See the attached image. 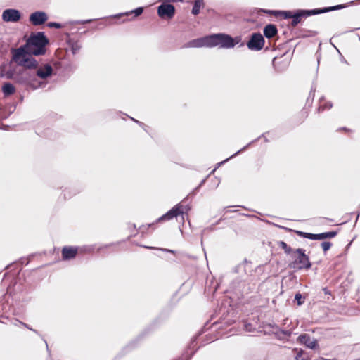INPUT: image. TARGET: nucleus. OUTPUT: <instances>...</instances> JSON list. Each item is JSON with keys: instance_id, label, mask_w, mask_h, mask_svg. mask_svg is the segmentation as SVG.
<instances>
[{"instance_id": "obj_1", "label": "nucleus", "mask_w": 360, "mask_h": 360, "mask_svg": "<svg viewBox=\"0 0 360 360\" xmlns=\"http://www.w3.org/2000/svg\"><path fill=\"white\" fill-rule=\"evenodd\" d=\"M354 2L355 1H349L346 4L311 9L297 8L292 10H271L255 8L253 13L258 15L267 14L274 16L276 18L289 20L288 27L295 28L298 25H302L304 20L310 16L343 9L349 6L354 5Z\"/></svg>"}, {"instance_id": "obj_2", "label": "nucleus", "mask_w": 360, "mask_h": 360, "mask_svg": "<svg viewBox=\"0 0 360 360\" xmlns=\"http://www.w3.org/2000/svg\"><path fill=\"white\" fill-rule=\"evenodd\" d=\"M238 44H240L239 47H242L245 44L244 42H242L241 36L239 35L233 37L229 34L219 32L207 34L200 38L192 39L187 43L186 46L195 48H213L219 46L223 49H232Z\"/></svg>"}, {"instance_id": "obj_3", "label": "nucleus", "mask_w": 360, "mask_h": 360, "mask_svg": "<svg viewBox=\"0 0 360 360\" xmlns=\"http://www.w3.org/2000/svg\"><path fill=\"white\" fill-rule=\"evenodd\" d=\"M277 245L292 259L288 264V268L295 271L309 270L311 268L312 264L309 255L306 254L305 249L302 248L293 249L283 240L277 241Z\"/></svg>"}, {"instance_id": "obj_4", "label": "nucleus", "mask_w": 360, "mask_h": 360, "mask_svg": "<svg viewBox=\"0 0 360 360\" xmlns=\"http://www.w3.org/2000/svg\"><path fill=\"white\" fill-rule=\"evenodd\" d=\"M144 11V8L142 6L137 7L134 9H132L129 11L122 12L117 14L111 15L106 17L101 18L100 19L109 20L108 22H101L99 23L96 28L99 29L100 25L107 26L108 25H113V24H121L124 23L127 21H130L136 18V17L141 15ZM99 18L94 19H87V20H77L71 21L70 24L75 25H84L86 23H90L95 20H98Z\"/></svg>"}, {"instance_id": "obj_5", "label": "nucleus", "mask_w": 360, "mask_h": 360, "mask_svg": "<svg viewBox=\"0 0 360 360\" xmlns=\"http://www.w3.org/2000/svg\"><path fill=\"white\" fill-rule=\"evenodd\" d=\"M25 44L33 56H42L46 52L49 39L44 32H32Z\"/></svg>"}, {"instance_id": "obj_6", "label": "nucleus", "mask_w": 360, "mask_h": 360, "mask_svg": "<svg viewBox=\"0 0 360 360\" xmlns=\"http://www.w3.org/2000/svg\"><path fill=\"white\" fill-rule=\"evenodd\" d=\"M66 36L68 47L65 49V53L64 56H59V59L60 60V65L64 70L68 72H74L77 69V65L69 58V52L70 51L72 56H75L81 49L82 45L78 41L71 38L69 33H67Z\"/></svg>"}, {"instance_id": "obj_7", "label": "nucleus", "mask_w": 360, "mask_h": 360, "mask_svg": "<svg viewBox=\"0 0 360 360\" xmlns=\"http://www.w3.org/2000/svg\"><path fill=\"white\" fill-rule=\"evenodd\" d=\"M15 82L33 90L44 88L46 85V82L39 80L35 75L28 70H19L16 73Z\"/></svg>"}, {"instance_id": "obj_8", "label": "nucleus", "mask_w": 360, "mask_h": 360, "mask_svg": "<svg viewBox=\"0 0 360 360\" xmlns=\"http://www.w3.org/2000/svg\"><path fill=\"white\" fill-rule=\"evenodd\" d=\"M179 216H181L182 219L184 220V211H183V205L181 202L177 203L174 205L172 209L167 211L165 214H162L158 219H156L155 221L150 224H147L146 225L141 226L139 229L142 233H145V231L150 227L153 228L155 225L163 221H169L172 219L174 217H177Z\"/></svg>"}, {"instance_id": "obj_9", "label": "nucleus", "mask_w": 360, "mask_h": 360, "mask_svg": "<svg viewBox=\"0 0 360 360\" xmlns=\"http://www.w3.org/2000/svg\"><path fill=\"white\" fill-rule=\"evenodd\" d=\"M161 322L160 317L154 319L148 327L145 328L143 331L138 336L137 339L131 341L129 345L122 349V350L115 357V359H119L125 355L131 349L134 348L136 345V341L148 334L151 330L156 327Z\"/></svg>"}, {"instance_id": "obj_10", "label": "nucleus", "mask_w": 360, "mask_h": 360, "mask_svg": "<svg viewBox=\"0 0 360 360\" xmlns=\"http://www.w3.org/2000/svg\"><path fill=\"white\" fill-rule=\"evenodd\" d=\"M265 44L264 36L259 32H253L249 36V40L246 42V46L250 51H259Z\"/></svg>"}, {"instance_id": "obj_11", "label": "nucleus", "mask_w": 360, "mask_h": 360, "mask_svg": "<svg viewBox=\"0 0 360 360\" xmlns=\"http://www.w3.org/2000/svg\"><path fill=\"white\" fill-rule=\"evenodd\" d=\"M169 1H162V4L157 8V13L160 18L165 20H172L176 13V8Z\"/></svg>"}, {"instance_id": "obj_12", "label": "nucleus", "mask_w": 360, "mask_h": 360, "mask_svg": "<svg viewBox=\"0 0 360 360\" xmlns=\"http://www.w3.org/2000/svg\"><path fill=\"white\" fill-rule=\"evenodd\" d=\"M1 18L5 22H18L22 18V13L16 8H6L3 11Z\"/></svg>"}, {"instance_id": "obj_13", "label": "nucleus", "mask_w": 360, "mask_h": 360, "mask_svg": "<svg viewBox=\"0 0 360 360\" xmlns=\"http://www.w3.org/2000/svg\"><path fill=\"white\" fill-rule=\"evenodd\" d=\"M297 342L300 345H302L305 347L313 350L318 349L319 347L318 340L315 338L311 340L310 335L307 333H302L297 338Z\"/></svg>"}, {"instance_id": "obj_14", "label": "nucleus", "mask_w": 360, "mask_h": 360, "mask_svg": "<svg viewBox=\"0 0 360 360\" xmlns=\"http://www.w3.org/2000/svg\"><path fill=\"white\" fill-rule=\"evenodd\" d=\"M13 60L18 65H21V61L25 60L29 55H32L25 44L16 49H12Z\"/></svg>"}, {"instance_id": "obj_15", "label": "nucleus", "mask_w": 360, "mask_h": 360, "mask_svg": "<svg viewBox=\"0 0 360 360\" xmlns=\"http://www.w3.org/2000/svg\"><path fill=\"white\" fill-rule=\"evenodd\" d=\"M49 16L45 11H37L32 13L29 16L30 22L34 26H39L45 23Z\"/></svg>"}, {"instance_id": "obj_16", "label": "nucleus", "mask_w": 360, "mask_h": 360, "mask_svg": "<svg viewBox=\"0 0 360 360\" xmlns=\"http://www.w3.org/2000/svg\"><path fill=\"white\" fill-rule=\"evenodd\" d=\"M79 253V246L65 245L62 248L61 257L63 261H69L76 257Z\"/></svg>"}, {"instance_id": "obj_17", "label": "nucleus", "mask_w": 360, "mask_h": 360, "mask_svg": "<svg viewBox=\"0 0 360 360\" xmlns=\"http://www.w3.org/2000/svg\"><path fill=\"white\" fill-rule=\"evenodd\" d=\"M53 69L52 66L50 64L46 63L38 68L34 74L37 78L39 77L40 79H45L51 77L53 75Z\"/></svg>"}, {"instance_id": "obj_18", "label": "nucleus", "mask_w": 360, "mask_h": 360, "mask_svg": "<svg viewBox=\"0 0 360 360\" xmlns=\"http://www.w3.org/2000/svg\"><path fill=\"white\" fill-rule=\"evenodd\" d=\"M251 262L247 259H244L242 262L234 266L232 269V272L234 274H240V276L236 278H245L247 276L246 265Z\"/></svg>"}, {"instance_id": "obj_19", "label": "nucleus", "mask_w": 360, "mask_h": 360, "mask_svg": "<svg viewBox=\"0 0 360 360\" xmlns=\"http://www.w3.org/2000/svg\"><path fill=\"white\" fill-rule=\"evenodd\" d=\"M278 30L275 24H266L263 28V36L268 39H270L278 34Z\"/></svg>"}, {"instance_id": "obj_20", "label": "nucleus", "mask_w": 360, "mask_h": 360, "mask_svg": "<svg viewBox=\"0 0 360 360\" xmlns=\"http://www.w3.org/2000/svg\"><path fill=\"white\" fill-rule=\"evenodd\" d=\"M32 56V55H29L25 60L21 61V65L20 66L25 68L24 70H30L38 67L39 63L37 60Z\"/></svg>"}, {"instance_id": "obj_21", "label": "nucleus", "mask_w": 360, "mask_h": 360, "mask_svg": "<svg viewBox=\"0 0 360 360\" xmlns=\"http://www.w3.org/2000/svg\"><path fill=\"white\" fill-rule=\"evenodd\" d=\"M82 188L78 186H73L70 187L65 188L63 191V198L64 199H70L72 196L79 193L82 191Z\"/></svg>"}, {"instance_id": "obj_22", "label": "nucleus", "mask_w": 360, "mask_h": 360, "mask_svg": "<svg viewBox=\"0 0 360 360\" xmlns=\"http://www.w3.org/2000/svg\"><path fill=\"white\" fill-rule=\"evenodd\" d=\"M258 139H255L254 140H252V141H250L249 143H248L246 146H245L243 148H242L241 149H240L239 150H238L237 152H236L234 154H233L232 155H231L229 158L225 159L224 160L219 162L217 164V166L214 168V169L211 172L210 174H213L218 167H219L221 165H222L224 163H225L226 162H227L228 160H229L231 158L238 155L239 153H240L242 151H244L251 144L252 142L257 141Z\"/></svg>"}, {"instance_id": "obj_23", "label": "nucleus", "mask_w": 360, "mask_h": 360, "mask_svg": "<svg viewBox=\"0 0 360 360\" xmlns=\"http://www.w3.org/2000/svg\"><path fill=\"white\" fill-rule=\"evenodd\" d=\"M246 286L245 278H234L231 283V288L240 293V289Z\"/></svg>"}, {"instance_id": "obj_24", "label": "nucleus", "mask_w": 360, "mask_h": 360, "mask_svg": "<svg viewBox=\"0 0 360 360\" xmlns=\"http://www.w3.org/2000/svg\"><path fill=\"white\" fill-rule=\"evenodd\" d=\"M1 90L5 97L10 96L15 92L14 85L10 82H5L2 86Z\"/></svg>"}, {"instance_id": "obj_25", "label": "nucleus", "mask_w": 360, "mask_h": 360, "mask_svg": "<svg viewBox=\"0 0 360 360\" xmlns=\"http://www.w3.org/2000/svg\"><path fill=\"white\" fill-rule=\"evenodd\" d=\"M338 233V231H330L319 233V240H324L326 238H333Z\"/></svg>"}, {"instance_id": "obj_26", "label": "nucleus", "mask_w": 360, "mask_h": 360, "mask_svg": "<svg viewBox=\"0 0 360 360\" xmlns=\"http://www.w3.org/2000/svg\"><path fill=\"white\" fill-rule=\"evenodd\" d=\"M205 6V1H194L191 13L196 15L200 13V8Z\"/></svg>"}, {"instance_id": "obj_27", "label": "nucleus", "mask_w": 360, "mask_h": 360, "mask_svg": "<svg viewBox=\"0 0 360 360\" xmlns=\"http://www.w3.org/2000/svg\"><path fill=\"white\" fill-rule=\"evenodd\" d=\"M324 100V97L323 96H321L320 98H319V103H321ZM333 107V103L332 102L330 101H327L326 103L324 104H321L320 103L317 110L319 112H321V111H323L324 110L326 109H330L331 108Z\"/></svg>"}, {"instance_id": "obj_28", "label": "nucleus", "mask_w": 360, "mask_h": 360, "mask_svg": "<svg viewBox=\"0 0 360 360\" xmlns=\"http://www.w3.org/2000/svg\"><path fill=\"white\" fill-rule=\"evenodd\" d=\"M276 226H278V227H279L281 229H283L285 230L288 232H294L298 236L304 238H306L307 232H304V231H299V230H294L292 229L288 228V227L283 226H280V225H276Z\"/></svg>"}, {"instance_id": "obj_29", "label": "nucleus", "mask_w": 360, "mask_h": 360, "mask_svg": "<svg viewBox=\"0 0 360 360\" xmlns=\"http://www.w3.org/2000/svg\"><path fill=\"white\" fill-rule=\"evenodd\" d=\"M94 245H82L79 247V253L87 254L94 252Z\"/></svg>"}, {"instance_id": "obj_30", "label": "nucleus", "mask_w": 360, "mask_h": 360, "mask_svg": "<svg viewBox=\"0 0 360 360\" xmlns=\"http://www.w3.org/2000/svg\"><path fill=\"white\" fill-rule=\"evenodd\" d=\"M305 300V296H303L300 292H297L295 295L294 300L296 302L297 306H302Z\"/></svg>"}, {"instance_id": "obj_31", "label": "nucleus", "mask_w": 360, "mask_h": 360, "mask_svg": "<svg viewBox=\"0 0 360 360\" xmlns=\"http://www.w3.org/2000/svg\"><path fill=\"white\" fill-rule=\"evenodd\" d=\"M281 330H282V329L279 328L277 330H269L268 332V334L274 335L275 336V338L276 339H278V340H283L284 337H283V333L281 332Z\"/></svg>"}, {"instance_id": "obj_32", "label": "nucleus", "mask_w": 360, "mask_h": 360, "mask_svg": "<svg viewBox=\"0 0 360 360\" xmlns=\"http://www.w3.org/2000/svg\"><path fill=\"white\" fill-rule=\"evenodd\" d=\"M253 289V286H252L250 283H246V286H244L243 288L240 289V293L241 294V295L243 296L244 295L248 294L250 292H252Z\"/></svg>"}, {"instance_id": "obj_33", "label": "nucleus", "mask_w": 360, "mask_h": 360, "mask_svg": "<svg viewBox=\"0 0 360 360\" xmlns=\"http://www.w3.org/2000/svg\"><path fill=\"white\" fill-rule=\"evenodd\" d=\"M245 360H262L259 354L256 352H250L245 356Z\"/></svg>"}, {"instance_id": "obj_34", "label": "nucleus", "mask_w": 360, "mask_h": 360, "mask_svg": "<svg viewBox=\"0 0 360 360\" xmlns=\"http://www.w3.org/2000/svg\"><path fill=\"white\" fill-rule=\"evenodd\" d=\"M316 91V87L312 86L311 89V91L309 92V96L307 98V104L309 105H311L313 103L314 98V92Z\"/></svg>"}, {"instance_id": "obj_35", "label": "nucleus", "mask_w": 360, "mask_h": 360, "mask_svg": "<svg viewBox=\"0 0 360 360\" xmlns=\"http://www.w3.org/2000/svg\"><path fill=\"white\" fill-rule=\"evenodd\" d=\"M199 190H200V188L197 186L195 188H194L193 189V191L186 197H185L182 200V202L185 203L188 200L190 197H194L197 194V193L199 191Z\"/></svg>"}, {"instance_id": "obj_36", "label": "nucleus", "mask_w": 360, "mask_h": 360, "mask_svg": "<svg viewBox=\"0 0 360 360\" xmlns=\"http://www.w3.org/2000/svg\"><path fill=\"white\" fill-rule=\"evenodd\" d=\"M16 73L14 70L9 69L6 72V77L8 79H14L15 81Z\"/></svg>"}, {"instance_id": "obj_37", "label": "nucleus", "mask_w": 360, "mask_h": 360, "mask_svg": "<svg viewBox=\"0 0 360 360\" xmlns=\"http://www.w3.org/2000/svg\"><path fill=\"white\" fill-rule=\"evenodd\" d=\"M332 243L330 241H323L321 243V246L323 249V251L324 253H326L327 251H328L330 248L332 247Z\"/></svg>"}, {"instance_id": "obj_38", "label": "nucleus", "mask_w": 360, "mask_h": 360, "mask_svg": "<svg viewBox=\"0 0 360 360\" xmlns=\"http://www.w3.org/2000/svg\"><path fill=\"white\" fill-rule=\"evenodd\" d=\"M15 109H16L15 105H13L11 106H10L6 112H4L3 118L4 119L8 118L11 114H13L14 112Z\"/></svg>"}, {"instance_id": "obj_39", "label": "nucleus", "mask_w": 360, "mask_h": 360, "mask_svg": "<svg viewBox=\"0 0 360 360\" xmlns=\"http://www.w3.org/2000/svg\"><path fill=\"white\" fill-rule=\"evenodd\" d=\"M46 25L49 28L55 29H60L63 27V25L61 23L58 22H49Z\"/></svg>"}, {"instance_id": "obj_40", "label": "nucleus", "mask_w": 360, "mask_h": 360, "mask_svg": "<svg viewBox=\"0 0 360 360\" xmlns=\"http://www.w3.org/2000/svg\"><path fill=\"white\" fill-rule=\"evenodd\" d=\"M293 351L297 352L295 356V360H300V359L302 358V355L305 353L302 349L295 348Z\"/></svg>"}, {"instance_id": "obj_41", "label": "nucleus", "mask_w": 360, "mask_h": 360, "mask_svg": "<svg viewBox=\"0 0 360 360\" xmlns=\"http://www.w3.org/2000/svg\"><path fill=\"white\" fill-rule=\"evenodd\" d=\"M319 233H307L306 235V238L313 240H319Z\"/></svg>"}, {"instance_id": "obj_42", "label": "nucleus", "mask_w": 360, "mask_h": 360, "mask_svg": "<svg viewBox=\"0 0 360 360\" xmlns=\"http://www.w3.org/2000/svg\"><path fill=\"white\" fill-rule=\"evenodd\" d=\"M181 202L183 205L184 214L185 213H188L191 210V206L190 205V202H188V200L185 203H183L182 201Z\"/></svg>"}, {"instance_id": "obj_43", "label": "nucleus", "mask_w": 360, "mask_h": 360, "mask_svg": "<svg viewBox=\"0 0 360 360\" xmlns=\"http://www.w3.org/2000/svg\"><path fill=\"white\" fill-rule=\"evenodd\" d=\"M244 328L245 330L248 332H252L255 330V328L251 323H245L244 324Z\"/></svg>"}, {"instance_id": "obj_44", "label": "nucleus", "mask_w": 360, "mask_h": 360, "mask_svg": "<svg viewBox=\"0 0 360 360\" xmlns=\"http://www.w3.org/2000/svg\"><path fill=\"white\" fill-rule=\"evenodd\" d=\"M265 327H266V328L275 329V330H277L279 328V326L274 323H267Z\"/></svg>"}, {"instance_id": "obj_45", "label": "nucleus", "mask_w": 360, "mask_h": 360, "mask_svg": "<svg viewBox=\"0 0 360 360\" xmlns=\"http://www.w3.org/2000/svg\"><path fill=\"white\" fill-rule=\"evenodd\" d=\"M281 332L283 333V337L286 336L288 338H290L292 334V331L291 330L282 329L281 330Z\"/></svg>"}, {"instance_id": "obj_46", "label": "nucleus", "mask_w": 360, "mask_h": 360, "mask_svg": "<svg viewBox=\"0 0 360 360\" xmlns=\"http://www.w3.org/2000/svg\"><path fill=\"white\" fill-rule=\"evenodd\" d=\"M19 263H20L21 265H23L24 264L25 265H27L30 262V259H25L24 257H21L19 261H18Z\"/></svg>"}, {"instance_id": "obj_47", "label": "nucleus", "mask_w": 360, "mask_h": 360, "mask_svg": "<svg viewBox=\"0 0 360 360\" xmlns=\"http://www.w3.org/2000/svg\"><path fill=\"white\" fill-rule=\"evenodd\" d=\"M11 294L12 295V298L13 300H15V301H20V295L16 293V292H13V294L11 292Z\"/></svg>"}, {"instance_id": "obj_48", "label": "nucleus", "mask_w": 360, "mask_h": 360, "mask_svg": "<svg viewBox=\"0 0 360 360\" xmlns=\"http://www.w3.org/2000/svg\"><path fill=\"white\" fill-rule=\"evenodd\" d=\"M276 58H277V57H276H276H274V58H273V60H272V65H273V67H274V68L275 69V70H276V71H277V72H281L282 70H280V69H278V68H277V66H276V63H275V61H276Z\"/></svg>"}, {"instance_id": "obj_49", "label": "nucleus", "mask_w": 360, "mask_h": 360, "mask_svg": "<svg viewBox=\"0 0 360 360\" xmlns=\"http://www.w3.org/2000/svg\"><path fill=\"white\" fill-rule=\"evenodd\" d=\"M129 118L133 121L135 123L138 124L139 126H145V124L142 122H140L137 120H136L135 118L134 117H129Z\"/></svg>"}, {"instance_id": "obj_50", "label": "nucleus", "mask_w": 360, "mask_h": 360, "mask_svg": "<svg viewBox=\"0 0 360 360\" xmlns=\"http://www.w3.org/2000/svg\"><path fill=\"white\" fill-rule=\"evenodd\" d=\"M16 321L18 322L20 324L22 325L24 327H25L28 330H32V328H31L28 324H27L24 322H22V321H18V320Z\"/></svg>"}, {"instance_id": "obj_51", "label": "nucleus", "mask_w": 360, "mask_h": 360, "mask_svg": "<svg viewBox=\"0 0 360 360\" xmlns=\"http://www.w3.org/2000/svg\"><path fill=\"white\" fill-rule=\"evenodd\" d=\"M160 250L161 251H163V252H171V253H173L174 254L175 253V251L173 250H170V249H167V248H159Z\"/></svg>"}, {"instance_id": "obj_52", "label": "nucleus", "mask_w": 360, "mask_h": 360, "mask_svg": "<svg viewBox=\"0 0 360 360\" xmlns=\"http://www.w3.org/2000/svg\"><path fill=\"white\" fill-rule=\"evenodd\" d=\"M209 176H207L206 178H205L204 179H202L200 183L198 184V186H197V187H198L199 188H200L206 182V180H207V178Z\"/></svg>"}, {"instance_id": "obj_53", "label": "nucleus", "mask_w": 360, "mask_h": 360, "mask_svg": "<svg viewBox=\"0 0 360 360\" xmlns=\"http://www.w3.org/2000/svg\"><path fill=\"white\" fill-rule=\"evenodd\" d=\"M207 337V341L206 342H204L200 346H204L206 344H207L208 342H211L213 341V339L210 337V338H208L207 335L206 336Z\"/></svg>"}, {"instance_id": "obj_54", "label": "nucleus", "mask_w": 360, "mask_h": 360, "mask_svg": "<svg viewBox=\"0 0 360 360\" xmlns=\"http://www.w3.org/2000/svg\"><path fill=\"white\" fill-rule=\"evenodd\" d=\"M222 220V218H220L218 221H217L214 224H213L211 226H210V229L211 230H213L214 229V226L219 224L220 223V221Z\"/></svg>"}, {"instance_id": "obj_55", "label": "nucleus", "mask_w": 360, "mask_h": 360, "mask_svg": "<svg viewBox=\"0 0 360 360\" xmlns=\"http://www.w3.org/2000/svg\"><path fill=\"white\" fill-rule=\"evenodd\" d=\"M337 51H338V53H340V60L342 62V63H347L346 59L342 56V54L340 53V51L338 50V48H336Z\"/></svg>"}, {"instance_id": "obj_56", "label": "nucleus", "mask_w": 360, "mask_h": 360, "mask_svg": "<svg viewBox=\"0 0 360 360\" xmlns=\"http://www.w3.org/2000/svg\"><path fill=\"white\" fill-rule=\"evenodd\" d=\"M264 134H265L264 133V134H262L261 136H259V137H257V139H258L257 140V141H258L261 137H264V141H265V142H268V141H269V140L267 139V138L264 137ZM255 142H256V141H255ZM254 143H255V141H254ZM252 143H253V142H252Z\"/></svg>"}, {"instance_id": "obj_57", "label": "nucleus", "mask_w": 360, "mask_h": 360, "mask_svg": "<svg viewBox=\"0 0 360 360\" xmlns=\"http://www.w3.org/2000/svg\"><path fill=\"white\" fill-rule=\"evenodd\" d=\"M352 241H353V240L346 245V247H345L346 252L349 249Z\"/></svg>"}, {"instance_id": "obj_58", "label": "nucleus", "mask_w": 360, "mask_h": 360, "mask_svg": "<svg viewBox=\"0 0 360 360\" xmlns=\"http://www.w3.org/2000/svg\"><path fill=\"white\" fill-rule=\"evenodd\" d=\"M44 342H45L46 344V350L49 353H50V350H49V345H48V343L46 342V340L45 339H43Z\"/></svg>"}, {"instance_id": "obj_59", "label": "nucleus", "mask_w": 360, "mask_h": 360, "mask_svg": "<svg viewBox=\"0 0 360 360\" xmlns=\"http://www.w3.org/2000/svg\"><path fill=\"white\" fill-rule=\"evenodd\" d=\"M340 130H343V131H349V129L345 127H340Z\"/></svg>"}, {"instance_id": "obj_60", "label": "nucleus", "mask_w": 360, "mask_h": 360, "mask_svg": "<svg viewBox=\"0 0 360 360\" xmlns=\"http://www.w3.org/2000/svg\"><path fill=\"white\" fill-rule=\"evenodd\" d=\"M323 291L325 294H330V291L328 290L327 288H323Z\"/></svg>"}, {"instance_id": "obj_61", "label": "nucleus", "mask_w": 360, "mask_h": 360, "mask_svg": "<svg viewBox=\"0 0 360 360\" xmlns=\"http://www.w3.org/2000/svg\"><path fill=\"white\" fill-rule=\"evenodd\" d=\"M31 331H32V332L35 333H36V334H37V335H39V331H38V330H35V329H33V328H32V330H31Z\"/></svg>"}, {"instance_id": "obj_62", "label": "nucleus", "mask_w": 360, "mask_h": 360, "mask_svg": "<svg viewBox=\"0 0 360 360\" xmlns=\"http://www.w3.org/2000/svg\"><path fill=\"white\" fill-rule=\"evenodd\" d=\"M359 215H360V214H359V213H358L357 217H356V220H355V224H356V222H357V221H358V219H359Z\"/></svg>"}, {"instance_id": "obj_63", "label": "nucleus", "mask_w": 360, "mask_h": 360, "mask_svg": "<svg viewBox=\"0 0 360 360\" xmlns=\"http://www.w3.org/2000/svg\"><path fill=\"white\" fill-rule=\"evenodd\" d=\"M13 265V264H8L6 266V269H9L11 266H12Z\"/></svg>"}, {"instance_id": "obj_64", "label": "nucleus", "mask_w": 360, "mask_h": 360, "mask_svg": "<svg viewBox=\"0 0 360 360\" xmlns=\"http://www.w3.org/2000/svg\"><path fill=\"white\" fill-rule=\"evenodd\" d=\"M300 360H309V358H304V357H302L300 359Z\"/></svg>"}]
</instances>
